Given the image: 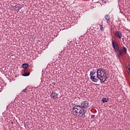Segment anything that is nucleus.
Wrapping results in <instances>:
<instances>
[{"label":"nucleus","instance_id":"39448f33","mask_svg":"<svg viewBox=\"0 0 130 130\" xmlns=\"http://www.w3.org/2000/svg\"><path fill=\"white\" fill-rule=\"evenodd\" d=\"M22 8H23V6L20 4H17L15 6H14V9H15V11H17V12H19Z\"/></svg>","mask_w":130,"mask_h":130},{"label":"nucleus","instance_id":"f8f14e48","mask_svg":"<svg viewBox=\"0 0 130 130\" xmlns=\"http://www.w3.org/2000/svg\"><path fill=\"white\" fill-rule=\"evenodd\" d=\"M22 76H23V77H28V76H30V72L23 74Z\"/></svg>","mask_w":130,"mask_h":130},{"label":"nucleus","instance_id":"7ed1b4c3","mask_svg":"<svg viewBox=\"0 0 130 130\" xmlns=\"http://www.w3.org/2000/svg\"><path fill=\"white\" fill-rule=\"evenodd\" d=\"M96 75L101 82V84H103L104 82L107 81V75H106V72L104 69L101 68L96 69Z\"/></svg>","mask_w":130,"mask_h":130},{"label":"nucleus","instance_id":"f03ea898","mask_svg":"<svg viewBox=\"0 0 130 130\" xmlns=\"http://www.w3.org/2000/svg\"><path fill=\"white\" fill-rule=\"evenodd\" d=\"M112 45L114 50H115V52L117 53L118 57H121V56H122L123 54H125L127 51V50L125 47H123L122 49L119 50L117 45L116 44V42H114L113 40L112 41Z\"/></svg>","mask_w":130,"mask_h":130},{"label":"nucleus","instance_id":"20e7f679","mask_svg":"<svg viewBox=\"0 0 130 130\" xmlns=\"http://www.w3.org/2000/svg\"><path fill=\"white\" fill-rule=\"evenodd\" d=\"M90 79L91 80V81H92V82H93V83H97V82L99 81V77H98V75L96 74V76H91L90 77Z\"/></svg>","mask_w":130,"mask_h":130},{"label":"nucleus","instance_id":"9b49d317","mask_svg":"<svg viewBox=\"0 0 130 130\" xmlns=\"http://www.w3.org/2000/svg\"><path fill=\"white\" fill-rule=\"evenodd\" d=\"M29 92V90L25 88L21 91V94H24V93H28Z\"/></svg>","mask_w":130,"mask_h":130},{"label":"nucleus","instance_id":"6e6552de","mask_svg":"<svg viewBox=\"0 0 130 130\" xmlns=\"http://www.w3.org/2000/svg\"><path fill=\"white\" fill-rule=\"evenodd\" d=\"M105 20H107V21H110V16L109 15H107L105 16Z\"/></svg>","mask_w":130,"mask_h":130},{"label":"nucleus","instance_id":"f3484780","mask_svg":"<svg viewBox=\"0 0 130 130\" xmlns=\"http://www.w3.org/2000/svg\"><path fill=\"white\" fill-rule=\"evenodd\" d=\"M106 100H107V102H108V101H109V98H107Z\"/></svg>","mask_w":130,"mask_h":130},{"label":"nucleus","instance_id":"0eeeda50","mask_svg":"<svg viewBox=\"0 0 130 130\" xmlns=\"http://www.w3.org/2000/svg\"><path fill=\"white\" fill-rule=\"evenodd\" d=\"M115 35L116 36V37H117V38H119V39H121V32H120V31H116Z\"/></svg>","mask_w":130,"mask_h":130},{"label":"nucleus","instance_id":"f257e3e1","mask_svg":"<svg viewBox=\"0 0 130 130\" xmlns=\"http://www.w3.org/2000/svg\"><path fill=\"white\" fill-rule=\"evenodd\" d=\"M89 107V102L83 101L81 102L80 105H76L73 107L72 113L75 117L77 118H84L86 115V109ZM84 108V109H83Z\"/></svg>","mask_w":130,"mask_h":130},{"label":"nucleus","instance_id":"1a4fd4ad","mask_svg":"<svg viewBox=\"0 0 130 130\" xmlns=\"http://www.w3.org/2000/svg\"><path fill=\"white\" fill-rule=\"evenodd\" d=\"M96 74V71H95L94 70H93L92 71H90V77H91V76H94V75H95Z\"/></svg>","mask_w":130,"mask_h":130},{"label":"nucleus","instance_id":"2eb2a0df","mask_svg":"<svg viewBox=\"0 0 130 130\" xmlns=\"http://www.w3.org/2000/svg\"><path fill=\"white\" fill-rule=\"evenodd\" d=\"M127 72L128 74H129V75H130V68L127 69Z\"/></svg>","mask_w":130,"mask_h":130},{"label":"nucleus","instance_id":"4468645a","mask_svg":"<svg viewBox=\"0 0 130 130\" xmlns=\"http://www.w3.org/2000/svg\"><path fill=\"white\" fill-rule=\"evenodd\" d=\"M100 30L101 31H103V30H104V28L103 27V25H100Z\"/></svg>","mask_w":130,"mask_h":130},{"label":"nucleus","instance_id":"423d86ee","mask_svg":"<svg viewBox=\"0 0 130 130\" xmlns=\"http://www.w3.org/2000/svg\"><path fill=\"white\" fill-rule=\"evenodd\" d=\"M51 98L52 99L55 100L57 99V97L58 96V94L56 93V92L54 91H52V93H51Z\"/></svg>","mask_w":130,"mask_h":130},{"label":"nucleus","instance_id":"a211bd4d","mask_svg":"<svg viewBox=\"0 0 130 130\" xmlns=\"http://www.w3.org/2000/svg\"><path fill=\"white\" fill-rule=\"evenodd\" d=\"M127 31H128V32H130V29H127Z\"/></svg>","mask_w":130,"mask_h":130},{"label":"nucleus","instance_id":"9d476101","mask_svg":"<svg viewBox=\"0 0 130 130\" xmlns=\"http://www.w3.org/2000/svg\"><path fill=\"white\" fill-rule=\"evenodd\" d=\"M29 67V65L27 63H23L22 64V68L23 69H27Z\"/></svg>","mask_w":130,"mask_h":130},{"label":"nucleus","instance_id":"ddd939ff","mask_svg":"<svg viewBox=\"0 0 130 130\" xmlns=\"http://www.w3.org/2000/svg\"><path fill=\"white\" fill-rule=\"evenodd\" d=\"M102 102H103V103H105L106 102H107V100H106V98H103L102 100Z\"/></svg>","mask_w":130,"mask_h":130},{"label":"nucleus","instance_id":"dca6fc26","mask_svg":"<svg viewBox=\"0 0 130 130\" xmlns=\"http://www.w3.org/2000/svg\"><path fill=\"white\" fill-rule=\"evenodd\" d=\"M91 118H95V115H91Z\"/></svg>","mask_w":130,"mask_h":130}]
</instances>
